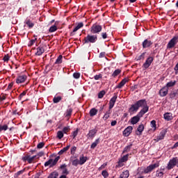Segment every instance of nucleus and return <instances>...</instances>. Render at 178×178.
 <instances>
[{"label":"nucleus","mask_w":178,"mask_h":178,"mask_svg":"<svg viewBox=\"0 0 178 178\" xmlns=\"http://www.w3.org/2000/svg\"><path fill=\"white\" fill-rule=\"evenodd\" d=\"M95 80H99V79H102V74H99L98 75H95L94 76Z\"/></svg>","instance_id":"bf43d9fd"},{"label":"nucleus","mask_w":178,"mask_h":178,"mask_svg":"<svg viewBox=\"0 0 178 178\" xmlns=\"http://www.w3.org/2000/svg\"><path fill=\"white\" fill-rule=\"evenodd\" d=\"M58 30V26H56V24H55L54 25H52L49 29V33H55V31H56Z\"/></svg>","instance_id":"c9c22d12"},{"label":"nucleus","mask_w":178,"mask_h":178,"mask_svg":"<svg viewBox=\"0 0 178 178\" xmlns=\"http://www.w3.org/2000/svg\"><path fill=\"white\" fill-rule=\"evenodd\" d=\"M106 92L105 90H102L99 92L98 94V98L101 99V98H104V95H105Z\"/></svg>","instance_id":"de8ad7c7"},{"label":"nucleus","mask_w":178,"mask_h":178,"mask_svg":"<svg viewBox=\"0 0 178 178\" xmlns=\"http://www.w3.org/2000/svg\"><path fill=\"white\" fill-rule=\"evenodd\" d=\"M63 56L60 55L56 60L54 65H60V63H62L63 62Z\"/></svg>","instance_id":"473e14b6"},{"label":"nucleus","mask_w":178,"mask_h":178,"mask_svg":"<svg viewBox=\"0 0 178 178\" xmlns=\"http://www.w3.org/2000/svg\"><path fill=\"white\" fill-rule=\"evenodd\" d=\"M72 166H79L80 165V161L79 159H75L72 161Z\"/></svg>","instance_id":"a19ab883"},{"label":"nucleus","mask_w":178,"mask_h":178,"mask_svg":"<svg viewBox=\"0 0 178 178\" xmlns=\"http://www.w3.org/2000/svg\"><path fill=\"white\" fill-rule=\"evenodd\" d=\"M69 148H70V145H67V147L63 148L60 152H58V155H63Z\"/></svg>","instance_id":"7c9ffc66"},{"label":"nucleus","mask_w":178,"mask_h":178,"mask_svg":"<svg viewBox=\"0 0 178 178\" xmlns=\"http://www.w3.org/2000/svg\"><path fill=\"white\" fill-rule=\"evenodd\" d=\"M152 62H154V57L149 56L145 60V63L143 65V67H144V69H148V67L151 66Z\"/></svg>","instance_id":"9d476101"},{"label":"nucleus","mask_w":178,"mask_h":178,"mask_svg":"<svg viewBox=\"0 0 178 178\" xmlns=\"http://www.w3.org/2000/svg\"><path fill=\"white\" fill-rule=\"evenodd\" d=\"M98 41L97 35L88 34L82 40L83 44H95Z\"/></svg>","instance_id":"f03ea898"},{"label":"nucleus","mask_w":178,"mask_h":178,"mask_svg":"<svg viewBox=\"0 0 178 178\" xmlns=\"http://www.w3.org/2000/svg\"><path fill=\"white\" fill-rule=\"evenodd\" d=\"M178 42V36L173 37L168 43L167 48L168 49H172V48H175Z\"/></svg>","instance_id":"423d86ee"},{"label":"nucleus","mask_w":178,"mask_h":178,"mask_svg":"<svg viewBox=\"0 0 178 178\" xmlns=\"http://www.w3.org/2000/svg\"><path fill=\"white\" fill-rule=\"evenodd\" d=\"M116 99H118V93H114V96L109 101V108L112 109L116 104Z\"/></svg>","instance_id":"f8f14e48"},{"label":"nucleus","mask_w":178,"mask_h":178,"mask_svg":"<svg viewBox=\"0 0 178 178\" xmlns=\"http://www.w3.org/2000/svg\"><path fill=\"white\" fill-rule=\"evenodd\" d=\"M58 177H59V172H58V171L56 170L51 172L47 177V178H58Z\"/></svg>","instance_id":"a878e982"},{"label":"nucleus","mask_w":178,"mask_h":178,"mask_svg":"<svg viewBox=\"0 0 178 178\" xmlns=\"http://www.w3.org/2000/svg\"><path fill=\"white\" fill-rule=\"evenodd\" d=\"M64 134H67L70 131V127H65L61 131Z\"/></svg>","instance_id":"37998d69"},{"label":"nucleus","mask_w":178,"mask_h":178,"mask_svg":"<svg viewBox=\"0 0 178 178\" xmlns=\"http://www.w3.org/2000/svg\"><path fill=\"white\" fill-rule=\"evenodd\" d=\"M141 116L139 115L138 113L136 116H134L133 118H131V124H137L140 122V118Z\"/></svg>","instance_id":"6ab92c4d"},{"label":"nucleus","mask_w":178,"mask_h":178,"mask_svg":"<svg viewBox=\"0 0 178 178\" xmlns=\"http://www.w3.org/2000/svg\"><path fill=\"white\" fill-rule=\"evenodd\" d=\"M152 44H154V42H152V41H151L150 40L148 39H145L143 43H142V46L143 49H145V48H149V47H151L152 45Z\"/></svg>","instance_id":"dca6fc26"},{"label":"nucleus","mask_w":178,"mask_h":178,"mask_svg":"<svg viewBox=\"0 0 178 178\" xmlns=\"http://www.w3.org/2000/svg\"><path fill=\"white\" fill-rule=\"evenodd\" d=\"M60 159V156H57L55 159H50L44 163V166H49V168H54V166H56V163H58V161Z\"/></svg>","instance_id":"7ed1b4c3"},{"label":"nucleus","mask_w":178,"mask_h":178,"mask_svg":"<svg viewBox=\"0 0 178 178\" xmlns=\"http://www.w3.org/2000/svg\"><path fill=\"white\" fill-rule=\"evenodd\" d=\"M174 70L175 71V74H177L178 71V63L175 66Z\"/></svg>","instance_id":"338daca9"},{"label":"nucleus","mask_w":178,"mask_h":178,"mask_svg":"<svg viewBox=\"0 0 178 178\" xmlns=\"http://www.w3.org/2000/svg\"><path fill=\"white\" fill-rule=\"evenodd\" d=\"M77 149V147L76 146H74L71 148V154L74 155L76 154V151Z\"/></svg>","instance_id":"5fc2aeb1"},{"label":"nucleus","mask_w":178,"mask_h":178,"mask_svg":"<svg viewBox=\"0 0 178 178\" xmlns=\"http://www.w3.org/2000/svg\"><path fill=\"white\" fill-rule=\"evenodd\" d=\"M112 114V108H108V110L105 113L103 116L104 120H108L109 118H111V115Z\"/></svg>","instance_id":"393cba45"},{"label":"nucleus","mask_w":178,"mask_h":178,"mask_svg":"<svg viewBox=\"0 0 178 178\" xmlns=\"http://www.w3.org/2000/svg\"><path fill=\"white\" fill-rule=\"evenodd\" d=\"M27 80V76L26 74H20L17 76L16 83L17 84H22Z\"/></svg>","instance_id":"1a4fd4ad"},{"label":"nucleus","mask_w":178,"mask_h":178,"mask_svg":"<svg viewBox=\"0 0 178 178\" xmlns=\"http://www.w3.org/2000/svg\"><path fill=\"white\" fill-rule=\"evenodd\" d=\"M99 144V138H97L92 143L90 148L94 149Z\"/></svg>","instance_id":"2f4dec72"},{"label":"nucleus","mask_w":178,"mask_h":178,"mask_svg":"<svg viewBox=\"0 0 178 178\" xmlns=\"http://www.w3.org/2000/svg\"><path fill=\"white\" fill-rule=\"evenodd\" d=\"M97 133H98V129L95 128L93 129H90L86 137L88 139L92 140V138H94V137H95V136L97 135Z\"/></svg>","instance_id":"9b49d317"},{"label":"nucleus","mask_w":178,"mask_h":178,"mask_svg":"<svg viewBox=\"0 0 178 178\" xmlns=\"http://www.w3.org/2000/svg\"><path fill=\"white\" fill-rule=\"evenodd\" d=\"M176 166V158L174 157L172 159L170 160V161L168 163L167 169L168 170H171V169H173Z\"/></svg>","instance_id":"4468645a"},{"label":"nucleus","mask_w":178,"mask_h":178,"mask_svg":"<svg viewBox=\"0 0 178 178\" xmlns=\"http://www.w3.org/2000/svg\"><path fill=\"white\" fill-rule=\"evenodd\" d=\"M145 54H147V52H143L141 55H140L138 57V60H141V59H145Z\"/></svg>","instance_id":"603ef678"},{"label":"nucleus","mask_w":178,"mask_h":178,"mask_svg":"<svg viewBox=\"0 0 178 178\" xmlns=\"http://www.w3.org/2000/svg\"><path fill=\"white\" fill-rule=\"evenodd\" d=\"M140 108H143L138 113L139 116L143 118L147 112H148L149 109V106L147 104V100L145 99H142L138 100L135 104H131V107L129 108L128 112L129 113H134V112H137Z\"/></svg>","instance_id":"f257e3e1"},{"label":"nucleus","mask_w":178,"mask_h":178,"mask_svg":"<svg viewBox=\"0 0 178 178\" xmlns=\"http://www.w3.org/2000/svg\"><path fill=\"white\" fill-rule=\"evenodd\" d=\"M84 26V24L83 22H79L77 24V26L74 29L73 31H72L70 34V37H73V35H76V31L80 30L82 27Z\"/></svg>","instance_id":"2eb2a0df"},{"label":"nucleus","mask_w":178,"mask_h":178,"mask_svg":"<svg viewBox=\"0 0 178 178\" xmlns=\"http://www.w3.org/2000/svg\"><path fill=\"white\" fill-rule=\"evenodd\" d=\"M63 132L62 131H58L57 132V138H58V140H62V138H63Z\"/></svg>","instance_id":"79ce46f5"},{"label":"nucleus","mask_w":178,"mask_h":178,"mask_svg":"<svg viewBox=\"0 0 178 178\" xmlns=\"http://www.w3.org/2000/svg\"><path fill=\"white\" fill-rule=\"evenodd\" d=\"M156 168H159V164L154 163V164L149 165V166H147L146 168L143 170L142 173H145V175L151 173V172H152V170H154Z\"/></svg>","instance_id":"0eeeda50"},{"label":"nucleus","mask_w":178,"mask_h":178,"mask_svg":"<svg viewBox=\"0 0 178 178\" xmlns=\"http://www.w3.org/2000/svg\"><path fill=\"white\" fill-rule=\"evenodd\" d=\"M101 35L103 40H106V38H108V33H106V32L102 33Z\"/></svg>","instance_id":"4d7b16f0"},{"label":"nucleus","mask_w":178,"mask_h":178,"mask_svg":"<svg viewBox=\"0 0 178 178\" xmlns=\"http://www.w3.org/2000/svg\"><path fill=\"white\" fill-rule=\"evenodd\" d=\"M102 176H103L104 178L109 177V173H108V171L106 170H103L102 172Z\"/></svg>","instance_id":"49530a36"},{"label":"nucleus","mask_w":178,"mask_h":178,"mask_svg":"<svg viewBox=\"0 0 178 178\" xmlns=\"http://www.w3.org/2000/svg\"><path fill=\"white\" fill-rule=\"evenodd\" d=\"M8 129L9 130V131H13V130H15V127H9V125H8V124H5L3 125L0 124V133H1V131H6V130Z\"/></svg>","instance_id":"ddd939ff"},{"label":"nucleus","mask_w":178,"mask_h":178,"mask_svg":"<svg viewBox=\"0 0 178 178\" xmlns=\"http://www.w3.org/2000/svg\"><path fill=\"white\" fill-rule=\"evenodd\" d=\"M80 76H81V74H80V72H74V74H73V77H74V79H80Z\"/></svg>","instance_id":"864d4df0"},{"label":"nucleus","mask_w":178,"mask_h":178,"mask_svg":"<svg viewBox=\"0 0 178 178\" xmlns=\"http://www.w3.org/2000/svg\"><path fill=\"white\" fill-rule=\"evenodd\" d=\"M129 154L124 155V156H122L121 159H120V162H127L129 161Z\"/></svg>","instance_id":"4c0bfd02"},{"label":"nucleus","mask_w":178,"mask_h":178,"mask_svg":"<svg viewBox=\"0 0 178 178\" xmlns=\"http://www.w3.org/2000/svg\"><path fill=\"white\" fill-rule=\"evenodd\" d=\"M60 101H62V97L60 96L54 97L53 99L54 104H58V102H60Z\"/></svg>","instance_id":"58836bf2"},{"label":"nucleus","mask_w":178,"mask_h":178,"mask_svg":"<svg viewBox=\"0 0 178 178\" xmlns=\"http://www.w3.org/2000/svg\"><path fill=\"white\" fill-rule=\"evenodd\" d=\"M9 59H10V56H9V54L5 55L3 58V60L4 62H9Z\"/></svg>","instance_id":"3c124183"},{"label":"nucleus","mask_w":178,"mask_h":178,"mask_svg":"<svg viewBox=\"0 0 178 178\" xmlns=\"http://www.w3.org/2000/svg\"><path fill=\"white\" fill-rule=\"evenodd\" d=\"M131 147H133V144H130L127 146H126L123 151H122V154H126L127 152H130L131 149Z\"/></svg>","instance_id":"c85d7f7f"},{"label":"nucleus","mask_w":178,"mask_h":178,"mask_svg":"<svg viewBox=\"0 0 178 178\" xmlns=\"http://www.w3.org/2000/svg\"><path fill=\"white\" fill-rule=\"evenodd\" d=\"M165 136H166V133L165 132V131H162L157 136V141H161V140H163V138H165Z\"/></svg>","instance_id":"cd10ccee"},{"label":"nucleus","mask_w":178,"mask_h":178,"mask_svg":"<svg viewBox=\"0 0 178 178\" xmlns=\"http://www.w3.org/2000/svg\"><path fill=\"white\" fill-rule=\"evenodd\" d=\"M143 131H144V124H140L136 131V136H141V134H143Z\"/></svg>","instance_id":"4be33fe9"},{"label":"nucleus","mask_w":178,"mask_h":178,"mask_svg":"<svg viewBox=\"0 0 178 178\" xmlns=\"http://www.w3.org/2000/svg\"><path fill=\"white\" fill-rule=\"evenodd\" d=\"M156 176L157 177H163V172H159V171H156Z\"/></svg>","instance_id":"13d9d810"},{"label":"nucleus","mask_w":178,"mask_h":178,"mask_svg":"<svg viewBox=\"0 0 178 178\" xmlns=\"http://www.w3.org/2000/svg\"><path fill=\"white\" fill-rule=\"evenodd\" d=\"M165 120L170 122V120H173V114L172 113H165L163 115Z\"/></svg>","instance_id":"5701e85b"},{"label":"nucleus","mask_w":178,"mask_h":178,"mask_svg":"<svg viewBox=\"0 0 178 178\" xmlns=\"http://www.w3.org/2000/svg\"><path fill=\"white\" fill-rule=\"evenodd\" d=\"M63 175H69V171H67V168H65L63 170Z\"/></svg>","instance_id":"680f3d73"},{"label":"nucleus","mask_w":178,"mask_h":178,"mask_svg":"<svg viewBox=\"0 0 178 178\" xmlns=\"http://www.w3.org/2000/svg\"><path fill=\"white\" fill-rule=\"evenodd\" d=\"M36 41H37V38H35V39L31 40L28 44V46L33 47V45L35 44Z\"/></svg>","instance_id":"c03bdc74"},{"label":"nucleus","mask_w":178,"mask_h":178,"mask_svg":"<svg viewBox=\"0 0 178 178\" xmlns=\"http://www.w3.org/2000/svg\"><path fill=\"white\" fill-rule=\"evenodd\" d=\"M133 131V127L129 126L123 131V136L124 137H129Z\"/></svg>","instance_id":"f3484780"},{"label":"nucleus","mask_w":178,"mask_h":178,"mask_svg":"<svg viewBox=\"0 0 178 178\" xmlns=\"http://www.w3.org/2000/svg\"><path fill=\"white\" fill-rule=\"evenodd\" d=\"M40 156L38 155H35L33 156H31L29 154H26L24 156L22 157V161L24 162H28V163H33L35 162L36 159H39Z\"/></svg>","instance_id":"20e7f679"},{"label":"nucleus","mask_w":178,"mask_h":178,"mask_svg":"<svg viewBox=\"0 0 178 178\" xmlns=\"http://www.w3.org/2000/svg\"><path fill=\"white\" fill-rule=\"evenodd\" d=\"M5 99H6V97L3 95H1L0 96V101H5Z\"/></svg>","instance_id":"0e129e2a"},{"label":"nucleus","mask_w":178,"mask_h":178,"mask_svg":"<svg viewBox=\"0 0 178 178\" xmlns=\"http://www.w3.org/2000/svg\"><path fill=\"white\" fill-rule=\"evenodd\" d=\"M168 92H169V90L168 89V88L163 86L159 92V95H160V97H166V95H168Z\"/></svg>","instance_id":"a211bd4d"},{"label":"nucleus","mask_w":178,"mask_h":178,"mask_svg":"<svg viewBox=\"0 0 178 178\" xmlns=\"http://www.w3.org/2000/svg\"><path fill=\"white\" fill-rule=\"evenodd\" d=\"M44 145H45V143L44 142H41L37 145V148L41 149V148H44Z\"/></svg>","instance_id":"6e6d98bb"},{"label":"nucleus","mask_w":178,"mask_h":178,"mask_svg":"<svg viewBox=\"0 0 178 178\" xmlns=\"http://www.w3.org/2000/svg\"><path fill=\"white\" fill-rule=\"evenodd\" d=\"M126 83H129V79L124 78L122 80L121 82L118 83V85L115 87V88H122L126 84Z\"/></svg>","instance_id":"b1692460"},{"label":"nucleus","mask_w":178,"mask_h":178,"mask_svg":"<svg viewBox=\"0 0 178 178\" xmlns=\"http://www.w3.org/2000/svg\"><path fill=\"white\" fill-rule=\"evenodd\" d=\"M151 127H152L154 130H156V121L154 120L151 121Z\"/></svg>","instance_id":"a18cd8bd"},{"label":"nucleus","mask_w":178,"mask_h":178,"mask_svg":"<svg viewBox=\"0 0 178 178\" xmlns=\"http://www.w3.org/2000/svg\"><path fill=\"white\" fill-rule=\"evenodd\" d=\"M45 47H47L45 44H40L38 47H37V51L35 52V55L36 56H41V55L45 52Z\"/></svg>","instance_id":"6e6552de"},{"label":"nucleus","mask_w":178,"mask_h":178,"mask_svg":"<svg viewBox=\"0 0 178 178\" xmlns=\"http://www.w3.org/2000/svg\"><path fill=\"white\" fill-rule=\"evenodd\" d=\"M170 98H171L172 99H177L178 92H171L170 94Z\"/></svg>","instance_id":"e433bc0d"},{"label":"nucleus","mask_w":178,"mask_h":178,"mask_svg":"<svg viewBox=\"0 0 178 178\" xmlns=\"http://www.w3.org/2000/svg\"><path fill=\"white\" fill-rule=\"evenodd\" d=\"M116 124H118V121H116V120H113L111 123V125L113 126V127L116 126Z\"/></svg>","instance_id":"69168bd1"},{"label":"nucleus","mask_w":178,"mask_h":178,"mask_svg":"<svg viewBox=\"0 0 178 178\" xmlns=\"http://www.w3.org/2000/svg\"><path fill=\"white\" fill-rule=\"evenodd\" d=\"M98 113V111L95 108H92L90 110L89 115L90 118H93V116H95Z\"/></svg>","instance_id":"bb28decb"},{"label":"nucleus","mask_w":178,"mask_h":178,"mask_svg":"<svg viewBox=\"0 0 178 178\" xmlns=\"http://www.w3.org/2000/svg\"><path fill=\"white\" fill-rule=\"evenodd\" d=\"M88 161V157L84 156V154H82L79 157V165L81 166L84 165Z\"/></svg>","instance_id":"412c9836"},{"label":"nucleus","mask_w":178,"mask_h":178,"mask_svg":"<svg viewBox=\"0 0 178 178\" xmlns=\"http://www.w3.org/2000/svg\"><path fill=\"white\" fill-rule=\"evenodd\" d=\"M26 26H27L29 29H33V27H34V22H32L31 19H26L24 21V27H26Z\"/></svg>","instance_id":"aec40b11"},{"label":"nucleus","mask_w":178,"mask_h":178,"mask_svg":"<svg viewBox=\"0 0 178 178\" xmlns=\"http://www.w3.org/2000/svg\"><path fill=\"white\" fill-rule=\"evenodd\" d=\"M174 86H176V81H171L168 83H166L165 86L166 88H168V90H169V88H170V87H174Z\"/></svg>","instance_id":"c756f323"},{"label":"nucleus","mask_w":178,"mask_h":178,"mask_svg":"<svg viewBox=\"0 0 178 178\" xmlns=\"http://www.w3.org/2000/svg\"><path fill=\"white\" fill-rule=\"evenodd\" d=\"M102 31V26L95 23L90 27L92 34H99Z\"/></svg>","instance_id":"39448f33"},{"label":"nucleus","mask_w":178,"mask_h":178,"mask_svg":"<svg viewBox=\"0 0 178 178\" xmlns=\"http://www.w3.org/2000/svg\"><path fill=\"white\" fill-rule=\"evenodd\" d=\"M178 147V141L172 146V149H175V148H177Z\"/></svg>","instance_id":"774afa93"},{"label":"nucleus","mask_w":178,"mask_h":178,"mask_svg":"<svg viewBox=\"0 0 178 178\" xmlns=\"http://www.w3.org/2000/svg\"><path fill=\"white\" fill-rule=\"evenodd\" d=\"M26 94H27V90H24V92H22L19 96L18 97V99L19 101H22V98H23V97H24V95H26Z\"/></svg>","instance_id":"09e8293b"},{"label":"nucleus","mask_w":178,"mask_h":178,"mask_svg":"<svg viewBox=\"0 0 178 178\" xmlns=\"http://www.w3.org/2000/svg\"><path fill=\"white\" fill-rule=\"evenodd\" d=\"M120 73H122V70L117 69L112 74V77H118V76H119V74H120Z\"/></svg>","instance_id":"f704fd0d"},{"label":"nucleus","mask_w":178,"mask_h":178,"mask_svg":"<svg viewBox=\"0 0 178 178\" xmlns=\"http://www.w3.org/2000/svg\"><path fill=\"white\" fill-rule=\"evenodd\" d=\"M108 164L107 163H104L103 165H102L99 168V170H102V169H105V168H106V165Z\"/></svg>","instance_id":"052dcab7"},{"label":"nucleus","mask_w":178,"mask_h":178,"mask_svg":"<svg viewBox=\"0 0 178 178\" xmlns=\"http://www.w3.org/2000/svg\"><path fill=\"white\" fill-rule=\"evenodd\" d=\"M72 112H73V108H68L66 111L65 118H70V116H72Z\"/></svg>","instance_id":"ea45409f"},{"label":"nucleus","mask_w":178,"mask_h":178,"mask_svg":"<svg viewBox=\"0 0 178 178\" xmlns=\"http://www.w3.org/2000/svg\"><path fill=\"white\" fill-rule=\"evenodd\" d=\"M77 134H79V129H76V131L72 133V138H76V137H77Z\"/></svg>","instance_id":"8fccbe9b"},{"label":"nucleus","mask_w":178,"mask_h":178,"mask_svg":"<svg viewBox=\"0 0 178 178\" xmlns=\"http://www.w3.org/2000/svg\"><path fill=\"white\" fill-rule=\"evenodd\" d=\"M66 168H67V165L66 164H63L60 166V169H61L62 170H63V169H66Z\"/></svg>","instance_id":"e2e57ef3"},{"label":"nucleus","mask_w":178,"mask_h":178,"mask_svg":"<svg viewBox=\"0 0 178 178\" xmlns=\"http://www.w3.org/2000/svg\"><path fill=\"white\" fill-rule=\"evenodd\" d=\"M129 176H130V173L129 170H126L120 175V178H128Z\"/></svg>","instance_id":"72a5a7b5"}]
</instances>
